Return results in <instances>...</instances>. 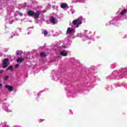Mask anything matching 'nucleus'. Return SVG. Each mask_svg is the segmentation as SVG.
Here are the masks:
<instances>
[{"label":"nucleus","instance_id":"14","mask_svg":"<svg viewBox=\"0 0 127 127\" xmlns=\"http://www.w3.org/2000/svg\"><path fill=\"white\" fill-rule=\"evenodd\" d=\"M127 12V10L126 9H123L122 10V11L121 12V14H122V15L125 14V13H126Z\"/></svg>","mask_w":127,"mask_h":127},{"label":"nucleus","instance_id":"31","mask_svg":"<svg viewBox=\"0 0 127 127\" xmlns=\"http://www.w3.org/2000/svg\"><path fill=\"white\" fill-rule=\"evenodd\" d=\"M41 122H43V120H41Z\"/></svg>","mask_w":127,"mask_h":127},{"label":"nucleus","instance_id":"28","mask_svg":"<svg viewBox=\"0 0 127 127\" xmlns=\"http://www.w3.org/2000/svg\"><path fill=\"white\" fill-rule=\"evenodd\" d=\"M11 37H12H12H13V36H11Z\"/></svg>","mask_w":127,"mask_h":127},{"label":"nucleus","instance_id":"6","mask_svg":"<svg viewBox=\"0 0 127 127\" xmlns=\"http://www.w3.org/2000/svg\"><path fill=\"white\" fill-rule=\"evenodd\" d=\"M50 21L52 23H53V24H55V23H56V19L53 16L51 17Z\"/></svg>","mask_w":127,"mask_h":127},{"label":"nucleus","instance_id":"23","mask_svg":"<svg viewBox=\"0 0 127 127\" xmlns=\"http://www.w3.org/2000/svg\"><path fill=\"white\" fill-rule=\"evenodd\" d=\"M19 15H22V13H19Z\"/></svg>","mask_w":127,"mask_h":127},{"label":"nucleus","instance_id":"2","mask_svg":"<svg viewBox=\"0 0 127 127\" xmlns=\"http://www.w3.org/2000/svg\"><path fill=\"white\" fill-rule=\"evenodd\" d=\"M9 60L8 59H5L3 60V68H6L7 66V64H8V62Z\"/></svg>","mask_w":127,"mask_h":127},{"label":"nucleus","instance_id":"21","mask_svg":"<svg viewBox=\"0 0 127 127\" xmlns=\"http://www.w3.org/2000/svg\"><path fill=\"white\" fill-rule=\"evenodd\" d=\"M3 70H2V69L0 70V73H3Z\"/></svg>","mask_w":127,"mask_h":127},{"label":"nucleus","instance_id":"22","mask_svg":"<svg viewBox=\"0 0 127 127\" xmlns=\"http://www.w3.org/2000/svg\"><path fill=\"white\" fill-rule=\"evenodd\" d=\"M9 22L10 24H12V23L13 22V21H10Z\"/></svg>","mask_w":127,"mask_h":127},{"label":"nucleus","instance_id":"5","mask_svg":"<svg viewBox=\"0 0 127 127\" xmlns=\"http://www.w3.org/2000/svg\"><path fill=\"white\" fill-rule=\"evenodd\" d=\"M61 7L62 8H68V5L66 3H62L61 4Z\"/></svg>","mask_w":127,"mask_h":127},{"label":"nucleus","instance_id":"26","mask_svg":"<svg viewBox=\"0 0 127 127\" xmlns=\"http://www.w3.org/2000/svg\"><path fill=\"white\" fill-rule=\"evenodd\" d=\"M12 34H13V36H14V33H12Z\"/></svg>","mask_w":127,"mask_h":127},{"label":"nucleus","instance_id":"30","mask_svg":"<svg viewBox=\"0 0 127 127\" xmlns=\"http://www.w3.org/2000/svg\"><path fill=\"white\" fill-rule=\"evenodd\" d=\"M1 84H0V87H1Z\"/></svg>","mask_w":127,"mask_h":127},{"label":"nucleus","instance_id":"11","mask_svg":"<svg viewBox=\"0 0 127 127\" xmlns=\"http://www.w3.org/2000/svg\"><path fill=\"white\" fill-rule=\"evenodd\" d=\"M24 60L22 58H18L17 60V62H19L20 63H22V62H23V61Z\"/></svg>","mask_w":127,"mask_h":127},{"label":"nucleus","instance_id":"8","mask_svg":"<svg viewBox=\"0 0 127 127\" xmlns=\"http://www.w3.org/2000/svg\"><path fill=\"white\" fill-rule=\"evenodd\" d=\"M61 55L62 56H67L68 54L66 51H62L61 52Z\"/></svg>","mask_w":127,"mask_h":127},{"label":"nucleus","instance_id":"25","mask_svg":"<svg viewBox=\"0 0 127 127\" xmlns=\"http://www.w3.org/2000/svg\"><path fill=\"white\" fill-rule=\"evenodd\" d=\"M30 28H28V30H30Z\"/></svg>","mask_w":127,"mask_h":127},{"label":"nucleus","instance_id":"10","mask_svg":"<svg viewBox=\"0 0 127 127\" xmlns=\"http://www.w3.org/2000/svg\"><path fill=\"white\" fill-rule=\"evenodd\" d=\"M117 18H115L113 20H111L109 22L110 24H115V22H116V20H117Z\"/></svg>","mask_w":127,"mask_h":127},{"label":"nucleus","instance_id":"13","mask_svg":"<svg viewBox=\"0 0 127 127\" xmlns=\"http://www.w3.org/2000/svg\"><path fill=\"white\" fill-rule=\"evenodd\" d=\"M5 111H6L7 113H10V112H12L11 109L8 108V107H6Z\"/></svg>","mask_w":127,"mask_h":127},{"label":"nucleus","instance_id":"20","mask_svg":"<svg viewBox=\"0 0 127 127\" xmlns=\"http://www.w3.org/2000/svg\"><path fill=\"white\" fill-rule=\"evenodd\" d=\"M19 64H16V65H15V67L16 68H17V67H19Z\"/></svg>","mask_w":127,"mask_h":127},{"label":"nucleus","instance_id":"29","mask_svg":"<svg viewBox=\"0 0 127 127\" xmlns=\"http://www.w3.org/2000/svg\"><path fill=\"white\" fill-rule=\"evenodd\" d=\"M80 37H82V36H79Z\"/></svg>","mask_w":127,"mask_h":127},{"label":"nucleus","instance_id":"4","mask_svg":"<svg viewBox=\"0 0 127 127\" xmlns=\"http://www.w3.org/2000/svg\"><path fill=\"white\" fill-rule=\"evenodd\" d=\"M73 32H75V30L73 28H68L67 31H66V33L67 34H69V33H72Z\"/></svg>","mask_w":127,"mask_h":127},{"label":"nucleus","instance_id":"12","mask_svg":"<svg viewBox=\"0 0 127 127\" xmlns=\"http://www.w3.org/2000/svg\"><path fill=\"white\" fill-rule=\"evenodd\" d=\"M43 33L44 36H47V35H48V32H47V31L45 30H44V31H43Z\"/></svg>","mask_w":127,"mask_h":127},{"label":"nucleus","instance_id":"19","mask_svg":"<svg viewBox=\"0 0 127 127\" xmlns=\"http://www.w3.org/2000/svg\"><path fill=\"white\" fill-rule=\"evenodd\" d=\"M40 55H41V56H43V57L46 56V55H45V53H41Z\"/></svg>","mask_w":127,"mask_h":127},{"label":"nucleus","instance_id":"1","mask_svg":"<svg viewBox=\"0 0 127 127\" xmlns=\"http://www.w3.org/2000/svg\"><path fill=\"white\" fill-rule=\"evenodd\" d=\"M83 20V18L82 17H78L76 20L72 21V24L75 25L76 27H79L80 24H82V21Z\"/></svg>","mask_w":127,"mask_h":127},{"label":"nucleus","instance_id":"9","mask_svg":"<svg viewBox=\"0 0 127 127\" xmlns=\"http://www.w3.org/2000/svg\"><path fill=\"white\" fill-rule=\"evenodd\" d=\"M40 14V13H39V12L37 11L36 13H34V17L35 18H38V16H39Z\"/></svg>","mask_w":127,"mask_h":127},{"label":"nucleus","instance_id":"18","mask_svg":"<svg viewBox=\"0 0 127 127\" xmlns=\"http://www.w3.org/2000/svg\"><path fill=\"white\" fill-rule=\"evenodd\" d=\"M8 69H10L11 71H12V70L13 69V68L12 67V66H10L8 67Z\"/></svg>","mask_w":127,"mask_h":127},{"label":"nucleus","instance_id":"32","mask_svg":"<svg viewBox=\"0 0 127 127\" xmlns=\"http://www.w3.org/2000/svg\"><path fill=\"white\" fill-rule=\"evenodd\" d=\"M5 127H8V126H5Z\"/></svg>","mask_w":127,"mask_h":127},{"label":"nucleus","instance_id":"7","mask_svg":"<svg viewBox=\"0 0 127 127\" xmlns=\"http://www.w3.org/2000/svg\"><path fill=\"white\" fill-rule=\"evenodd\" d=\"M28 15H29L30 16H34V12L30 10L28 12Z\"/></svg>","mask_w":127,"mask_h":127},{"label":"nucleus","instance_id":"17","mask_svg":"<svg viewBox=\"0 0 127 127\" xmlns=\"http://www.w3.org/2000/svg\"><path fill=\"white\" fill-rule=\"evenodd\" d=\"M84 32L86 34H90V33H91V32H90L88 30H85L84 31Z\"/></svg>","mask_w":127,"mask_h":127},{"label":"nucleus","instance_id":"15","mask_svg":"<svg viewBox=\"0 0 127 127\" xmlns=\"http://www.w3.org/2000/svg\"><path fill=\"white\" fill-rule=\"evenodd\" d=\"M20 54H22V52L21 51H16V55H20Z\"/></svg>","mask_w":127,"mask_h":127},{"label":"nucleus","instance_id":"24","mask_svg":"<svg viewBox=\"0 0 127 127\" xmlns=\"http://www.w3.org/2000/svg\"><path fill=\"white\" fill-rule=\"evenodd\" d=\"M31 33V30H30V33H28V34H30V33Z\"/></svg>","mask_w":127,"mask_h":127},{"label":"nucleus","instance_id":"16","mask_svg":"<svg viewBox=\"0 0 127 127\" xmlns=\"http://www.w3.org/2000/svg\"><path fill=\"white\" fill-rule=\"evenodd\" d=\"M8 79V76H5V77H3V80L4 81H7V80Z\"/></svg>","mask_w":127,"mask_h":127},{"label":"nucleus","instance_id":"27","mask_svg":"<svg viewBox=\"0 0 127 127\" xmlns=\"http://www.w3.org/2000/svg\"><path fill=\"white\" fill-rule=\"evenodd\" d=\"M63 48H66V47L64 46V47H63Z\"/></svg>","mask_w":127,"mask_h":127},{"label":"nucleus","instance_id":"3","mask_svg":"<svg viewBox=\"0 0 127 127\" xmlns=\"http://www.w3.org/2000/svg\"><path fill=\"white\" fill-rule=\"evenodd\" d=\"M5 88L7 89L9 92H12L13 91V87L10 85H5Z\"/></svg>","mask_w":127,"mask_h":127}]
</instances>
